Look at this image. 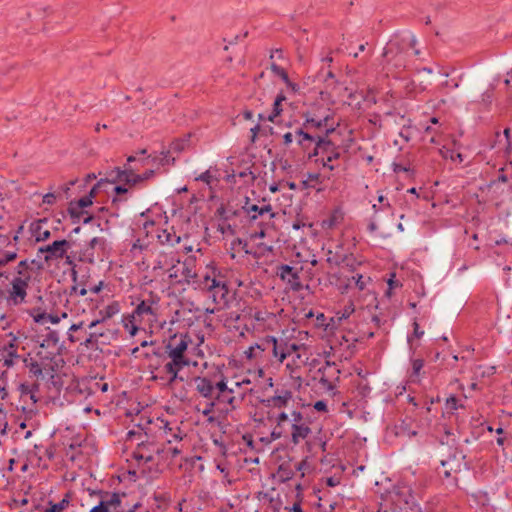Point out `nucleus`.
Segmentation results:
<instances>
[{
	"instance_id": "f257e3e1",
	"label": "nucleus",
	"mask_w": 512,
	"mask_h": 512,
	"mask_svg": "<svg viewBox=\"0 0 512 512\" xmlns=\"http://www.w3.org/2000/svg\"><path fill=\"white\" fill-rule=\"evenodd\" d=\"M195 390L206 399H215L218 404L229 405L230 410L236 409L238 400L233 387H228L227 377L223 373L208 376H196L193 378Z\"/></svg>"
},
{
	"instance_id": "f03ea898",
	"label": "nucleus",
	"mask_w": 512,
	"mask_h": 512,
	"mask_svg": "<svg viewBox=\"0 0 512 512\" xmlns=\"http://www.w3.org/2000/svg\"><path fill=\"white\" fill-rule=\"evenodd\" d=\"M415 44L416 39L413 35L403 38L400 33L394 34L387 42L382 53L384 68L387 70H402L406 63V51L409 47L413 48Z\"/></svg>"
},
{
	"instance_id": "7ed1b4c3",
	"label": "nucleus",
	"mask_w": 512,
	"mask_h": 512,
	"mask_svg": "<svg viewBox=\"0 0 512 512\" xmlns=\"http://www.w3.org/2000/svg\"><path fill=\"white\" fill-rule=\"evenodd\" d=\"M187 365L175 359H169L168 362L161 367L160 364H149L151 373L150 379L153 381H160L166 387L172 388L175 382L184 381V377L180 375V371Z\"/></svg>"
},
{
	"instance_id": "20e7f679",
	"label": "nucleus",
	"mask_w": 512,
	"mask_h": 512,
	"mask_svg": "<svg viewBox=\"0 0 512 512\" xmlns=\"http://www.w3.org/2000/svg\"><path fill=\"white\" fill-rule=\"evenodd\" d=\"M302 118L303 123L301 126L304 130L318 134L325 137V139L330 138L336 131V126L331 123L333 118L329 114L321 116L314 112L307 111L302 114Z\"/></svg>"
},
{
	"instance_id": "39448f33",
	"label": "nucleus",
	"mask_w": 512,
	"mask_h": 512,
	"mask_svg": "<svg viewBox=\"0 0 512 512\" xmlns=\"http://www.w3.org/2000/svg\"><path fill=\"white\" fill-rule=\"evenodd\" d=\"M135 170L132 166H125L124 168L115 167L108 171V176L110 177L109 179L118 180L132 187L152 178L155 174V171L152 169L146 170L142 174H136Z\"/></svg>"
},
{
	"instance_id": "423d86ee",
	"label": "nucleus",
	"mask_w": 512,
	"mask_h": 512,
	"mask_svg": "<svg viewBox=\"0 0 512 512\" xmlns=\"http://www.w3.org/2000/svg\"><path fill=\"white\" fill-rule=\"evenodd\" d=\"M324 142L325 144H322L319 150H313L309 154V160H312L319 155H326V158L321 159V163L323 167L333 171L335 169L333 161L338 160L341 157V147L333 141L332 137L325 139Z\"/></svg>"
},
{
	"instance_id": "0eeeda50",
	"label": "nucleus",
	"mask_w": 512,
	"mask_h": 512,
	"mask_svg": "<svg viewBox=\"0 0 512 512\" xmlns=\"http://www.w3.org/2000/svg\"><path fill=\"white\" fill-rule=\"evenodd\" d=\"M324 140L325 137L304 130L302 126L296 127L295 141L300 149L307 155L308 159L309 154L313 150H319L321 145L325 144Z\"/></svg>"
},
{
	"instance_id": "6e6552de",
	"label": "nucleus",
	"mask_w": 512,
	"mask_h": 512,
	"mask_svg": "<svg viewBox=\"0 0 512 512\" xmlns=\"http://www.w3.org/2000/svg\"><path fill=\"white\" fill-rule=\"evenodd\" d=\"M71 244L72 242L66 239L56 240L49 245L40 247L38 253L45 254L44 260L48 263L52 260L62 259L71 247Z\"/></svg>"
},
{
	"instance_id": "1a4fd4ad",
	"label": "nucleus",
	"mask_w": 512,
	"mask_h": 512,
	"mask_svg": "<svg viewBox=\"0 0 512 512\" xmlns=\"http://www.w3.org/2000/svg\"><path fill=\"white\" fill-rule=\"evenodd\" d=\"M189 342H190L189 336L182 335L180 337L179 342L175 346H173L171 343H168L166 345L167 357L169 359L178 360L179 362L188 366L190 364V360L185 356V352L188 348Z\"/></svg>"
},
{
	"instance_id": "9d476101",
	"label": "nucleus",
	"mask_w": 512,
	"mask_h": 512,
	"mask_svg": "<svg viewBox=\"0 0 512 512\" xmlns=\"http://www.w3.org/2000/svg\"><path fill=\"white\" fill-rule=\"evenodd\" d=\"M178 264H180V260L173 253H160L155 261L154 270L160 269L163 270L166 267L169 271L170 279H177L178 275Z\"/></svg>"
},
{
	"instance_id": "9b49d317",
	"label": "nucleus",
	"mask_w": 512,
	"mask_h": 512,
	"mask_svg": "<svg viewBox=\"0 0 512 512\" xmlns=\"http://www.w3.org/2000/svg\"><path fill=\"white\" fill-rule=\"evenodd\" d=\"M195 258H188L184 262L178 264V277L173 279L178 284L196 283L197 273L194 269Z\"/></svg>"
},
{
	"instance_id": "f8f14e48",
	"label": "nucleus",
	"mask_w": 512,
	"mask_h": 512,
	"mask_svg": "<svg viewBox=\"0 0 512 512\" xmlns=\"http://www.w3.org/2000/svg\"><path fill=\"white\" fill-rule=\"evenodd\" d=\"M242 210L244 213H246L250 221H255L260 216H264L265 214H269V219L275 217V213L272 211V206L270 204H266L260 207L252 203L249 197H245Z\"/></svg>"
},
{
	"instance_id": "ddd939ff",
	"label": "nucleus",
	"mask_w": 512,
	"mask_h": 512,
	"mask_svg": "<svg viewBox=\"0 0 512 512\" xmlns=\"http://www.w3.org/2000/svg\"><path fill=\"white\" fill-rule=\"evenodd\" d=\"M29 282L22 280V278H14L11 281V289L7 300L13 305H20L25 302L27 296V288Z\"/></svg>"
},
{
	"instance_id": "4468645a",
	"label": "nucleus",
	"mask_w": 512,
	"mask_h": 512,
	"mask_svg": "<svg viewBox=\"0 0 512 512\" xmlns=\"http://www.w3.org/2000/svg\"><path fill=\"white\" fill-rule=\"evenodd\" d=\"M210 288H212V290L209 292L211 293L214 303L223 306L229 303V288L226 282L220 281L213 276V282L210 284Z\"/></svg>"
},
{
	"instance_id": "2eb2a0df",
	"label": "nucleus",
	"mask_w": 512,
	"mask_h": 512,
	"mask_svg": "<svg viewBox=\"0 0 512 512\" xmlns=\"http://www.w3.org/2000/svg\"><path fill=\"white\" fill-rule=\"evenodd\" d=\"M36 357L46 373L57 372L59 368L58 361L63 362V359L59 357L57 352L44 351L43 349L36 352Z\"/></svg>"
},
{
	"instance_id": "dca6fc26",
	"label": "nucleus",
	"mask_w": 512,
	"mask_h": 512,
	"mask_svg": "<svg viewBox=\"0 0 512 512\" xmlns=\"http://www.w3.org/2000/svg\"><path fill=\"white\" fill-rule=\"evenodd\" d=\"M293 394L288 389H277L276 394L272 397L262 399L261 403L268 408H284L292 400Z\"/></svg>"
},
{
	"instance_id": "f3484780",
	"label": "nucleus",
	"mask_w": 512,
	"mask_h": 512,
	"mask_svg": "<svg viewBox=\"0 0 512 512\" xmlns=\"http://www.w3.org/2000/svg\"><path fill=\"white\" fill-rule=\"evenodd\" d=\"M277 274L282 280H286L288 282L292 290L300 291L302 289L299 273L294 267L282 264L278 267Z\"/></svg>"
},
{
	"instance_id": "a211bd4d",
	"label": "nucleus",
	"mask_w": 512,
	"mask_h": 512,
	"mask_svg": "<svg viewBox=\"0 0 512 512\" xmlns=\"http://www.w3.org/2000/svg\"><path fill=\"white\" fill-rule=\"evenodd\" d=\"M330 372H333L336 374L340 373V371L336 367L335 363H330L329 361H327L325 363V366H323L317 370V374L320 376L319 383L322 385V387H324L326 390H329V391L334 390V388H335V385L328 378V374H330Z\"/></svg>"
},
{
	"instance_id": "6ab92c4d",
	"label": "nucleus",
	"mask_w": 512,
	"mask_h": 512,
	"mask_svg": "<svg viewBox=\"0 0 512 512\" xmlns=\"http://www.w3.org/2000/svg\"><path fill=\"white\" fill-rule=\"evenodd\" d=\"M158 301L154 299L151 295L150 299L142 300L134 309L132 318L135 320L137 317H142L144 315H152L156 316V309H154L153 305H157Z\"/></svg>"
},
{
	"instance_id": "aec40b11",
	"label": "nucleus",
	"mask_w": 512,
	"mask_h": 512,
	"mask_svg": "<svg viewBox=\"0 0 512 512\" xmlns=\"http://www.w3.org/2000/svg\"><path fill=\"white\" fill-rule=\"evenodd\" d=\"M69 503H70V494L67 493V494H65L63 499L58 503H53V501L49 500L48 501L49 507L46 509H43L40 504H35L33 509H34V511H39V512H62L69 506Z\"/></svg>"
},
{
	"instance_id": "412c9836",
	"label": "nucleus",
	"mask_w": 512,
	"mask_h": 512,
	"mask_svg": "<svg viewBox=\"0 0 512 512\" xmlns=\"http://www.w3.org/2000/svg\"><path fill=\"white\" fill-rule=\"evenodd\" d=\"M148 160H150L153 164H158L161 166L174 165L176 161L174 157H171L170 150H163L158 156L149 155L147 158L140 160L141 165H146Z\"/></svg>"
},
{
	"instance_id": "4be33fe9",
	"label": "nucleus",
	"mask_w": 512,
	"mask_h": 512,
	"mask_svg": "<svg viewBox=\"0 0 512 512\" xmlns=\"http://www.w3.org/2000/svg\"><path fill=\"white\" fill-rule=\"evenodd\" d=\"M23 363H24L25 367L28 368L31 376H34L37 378L43 376V373L45 371L36 356H35V358H32V357H30V354H28V356L23 358Z\"/></svg>"
},
{
	"instance_id": "5701e85b",
	"label": "nucleus",
	"mask_w": 512,
	"mask_h": 512,
	"mask_svg": "<svg viewBox=\"0 0 512 512\" xmlns=\"http://www.w3.org/2000/svg\"><path fill=\"white\" fill-rule=\"evenodd\" d=\"M47 222V219H40L33 222L30 226L31 232L37 242L46 241L50 238L51 233L49 230H43L42 225Z\"/></svg>"
},
{
	"instance_id": "b1692460",
	"label": "nucleus",
	"mask_w": 512,
	"mask_h": 512,
	"mask_svg": "<svg viewBox=\"0 0 512 512\" xmlns=\"http://www.w3.org/2000/svg\"><path fill=\"white\" fill-rule=\"evenodd\" d=\"M323 180L321 179V175L319 173H308L307 178L301 181L300 187L302 190L305 189H316L317 192L322 191V188L317 187L318 184H321Z\"/></svg>"
},
{
	"instance_id": "393cba45",
	"label": "nucleus",
	"mask_w": 512,
	"mask_h": 512,
	"mask_svg": "<svg viewBox=\"0 0 512 512\" xmlns=\"http://www.w3.org/2000/svg\"><path fill=\"white\" fill-rule=\"evenodd\" d=\"M292 442L296 445L300 440L305 439L310 433L311 429L305 424H292Z\"/></svg>"
},
{
	"instance_id": "a878e982",
	"label": "nucleus",
	"mask_w": 512,
	"mask_h": 512,
	"mask_svg": "<svg viewBox=\"0 0 512 512\" xmlns=\"http://www.w3.org/2000/svg\"><path fill=\"white\" fill-rule=\"evenodd\" d=\"M239 215L240 211L234 209L231 205L225 206L221 204L216 210V216L224 222H228L229 220L238 217Z\"/></svg>"
},
{
	"instance_id": "bb28decb",
	"label": "nucleus",
	"mask_w": 512,
	"mask_h": 512,
	"mask_svg": "<svg viewBox=\"0 0 512 512\" xmlns=\"http://www.w3.org/2000/svg\"><path fill=\"white\" fill-rule=\"evenodd\" d=\"M15 272L17 274L15 278H22V280L30 282L32 278V268L29 266V260H21L17 264Z\"/></svg>"
},
{
	"instance_id": "cd10ccee",
	"label": "nucleus",
	"mask_w": 512,
	"mask_h": 512,
	"mask_svg": "<svg viewBox=\"0 0 512 512\" xmlns=\"http://www.w3.org/2000/svg\"><path fill=\"white\" fill-rule=\"evenodd\" d=\"M158 241L162 245H170L174 246L175 244H178L181 240L180 236L176 235L174 232H170L167 229L162 230L157 235Z\"/></svg>"
},
{
	"instance_id": "c85d7f7f",
	"label": "nucleus",
	"mask_w": 512,
	"mask_h": 512,
	"mask_svg": "<svg viewBox=\"0 0 512 512\" xmlns=\"http://www.w3.org/2000/svg\"><path fill=\"white\" fill-rule=\"evenodd\" d=\"M396 435L411 438L417 435V431L412 429L411 422L408 419H403L401 423L396 426Z\"/></svg>"
},
{
	"instance_id": "c756f323",
	"label": "nucleus",
	"mask_w": 512,
	"mask_h": 512,
	"mask_svg": "<svg viewBox=\"0 0 512 512\" xmlns=\"http://www.w3.org/2000/svg\"><path fill=\"white\" fill-rule=\"evenodd\" d=\"M58 343H59L58 332L55 330L49 329L48 333L45 335L44 339L42 340V342L40 344V348L41 349L50 348V347L56 348Z\"/></svg>"
},
{
	"instance_id": "7c9ffc66",
	"label": "nucleus",
	"mask_w": 512,
	"mask_h": 512,
	"mask_svg": "<svg viewBox=\"0 0 512 512\" xmlns=\"http://www.w3.org/2000/svg\"><path fill=\"white\" fill-rule=\"evenodd\" d=\"M265 346V343L263 344ZM268 352H271L275 358L280 362V352L282 350V340L279 342L276 337L268 335V342L266 344Z\"/></svg>"
},
{
	"instance_id": "2f4dec72",
	"label": "nucleus",
	"mask_w": 512,
	"mask_h": 512,
	"mask_svg": "<svg viewBox=\"0 0 512 512\" xmlns=\"http://www.w3.org/2000/svg\"><path fill=\"white\" fill-rule=\"evenodd\" d=\"M76 253L78 255L77 256V260L78 261L83 262V263H88V264H94L95 263L94 251L88 245L84 249H81L80 251H78Z\"/></svg>"
},
{
	"instance_id": "473e14b6",
	"label": "nucleus",
	"mask_w": 512,
	"mask_h": 512,
	"mask_svg": "<svg viewBox=\"0 0 512 512\" xmlns=\"http://www.w3.org/2000/svg\"><path fill=\"white\" fill-rule=\"evenodd\" d=\"M125 496H126V493H124V492H122V493L113 492L110 495L109 500H104L103 502L106 505L108 510H109L110 507H112L117 512L118 511L117 509L122 506V498L125 497Z\"/></svg>"
},
{
	"instance_id": "72a5a7b5",
	"label": "nucleus",
	"mask_w": 512,
	"mask_h": 512,
	"mask_svg": "<svg viewBox=\"0 0 512 512\" xmlns=\"http://www.w3.org/2000/svg\"><path fill=\"white\" fill-rule=\"evenodd\" d=\"M277 473L282 482L291 480L295 475V471L290 467L289 463L279 465Z\"/></svg>"
},
{
	"instance_id": "f704fd0d",
	"label": "nucleus",
	"mask_w": 512,
	"mask_h": 512,
	"mask_svg": "<svg viewBox=\"0 0 512 512\" xmlns=\"http://www.w3.org/2000/svg\"><path fill=\"white\" fill-rule=\"evenodd\" d=\"M299 349V345L296 343H290L288 341L282 340V350L280 352V362L282 363L287 356L291 355L293 352H296Z\"/></svg>"
},
{
	"instance_id": "c9c22d12",
	"label": "nucleus",
	"mask_w": 512,
	"mask_h": 512,
	"mask_svg": "<svg viewBox=\"0 0 512 512\" xmlns=\"http://www.w3.org/2000/svg\"><path fill=\"white\" fill-rule=\"evenodd\" d=\"M119 312V304L118 302H112L107 305L104 309L100 310L101 319L105 321L106 319L112 318Z\"/></svg>"
},
{
	"instance_id": "e433bc0d",
	"label": "nucleus",
	"mask_w": 512,
	"mask_h": 512,
	"mask_svg": "<svg viewBox=\"0 0 512 512\" xmlns=\"http://www.w3.org/2000/svg\"><path fill=\"white\" fill-rule=\"evenodd\" d=\"M342 261V266L350 272H354L357 267L361 265V262L358 261L353 254H344Z\"/></svg>"
},
{
	"instance_id": "4c0bfd02",
	"label": "nucleus",
	"mask_w": 512,
	"mask_h": 512,
	"mask_svg": "<svg viewBox=\"0 0 512 512\" xmlns=\"http://www.w3.org/2000/svg\"><path fill=\"white\" fill-rule=\"evenodd\" d=\"M189 145V137L185 139H176L171 144L168 150L171 153H181L183 152Z\"/></svg>"
},
{
	"instance_id": "58836bf2",
	"label": "nucleus",
	"mask_w": 512,
	"mask_h": 512,
	"mask_svg": "<svg viewBox=\"0 0 512 512\" xmlns=\"http://www.w3.org/2000/svg\"><path fill=\"white\" fill-rule=\"evenodd\" d=\"M110 178L108 176V171L106 172V177L104 179H101L99 180L92 188L91 190L89 191V193L87 195H92V200L94 199V197L96 196V193H97V190L103 186H107V185H113L117 182H119L118 180H113V179H108Z\"/></svg>"
},
{
	"instance_id": "ea45409f",
	"label": "nucleus",
	"mask_w": 512,
	"mask_h": 512,
	"mask_svg": "<svg viewBox=\"0 0 512 512\" xmlns=\"http://www.w3.org/2000/svg\"><path fill=\"white\" fill-rule=\"evenodd\" d=\"M8 336L10 337V340L0 349V355H4L8 352L17 353V337L13 335V333H9Z\"/></svg>"
},
{
	"instance_id": "a19ab883",
	"label": "nucleus",
	"mask_w": 512,
	"mask_h": 512,
	"mask_svg": "<svg viewBox=\"0 0 512 512\" xmlns=\"http://www.w3.org/2000/svg\"><path fill=\"white\" fill-rule=\"evenodd\" d=\"M17 248L14 250H6L0 254V267L6 266L8 263L14 261L17 258Z\"/></svg>"
},
{
	"instance_id": "79ce46f5",
	"label": "nucleus",
	"mask_w": 512,
	"mask_h": 512,
	"mask_svg": "<svg viewBox=\"0 0 512 512\" xmlns=\"http://www.w3.org/2000/svg\"><path fill=\"white\" fill-rule=\"evenodd\" d=\"M68 214L70 215V218L72 219V223H78L80 221V218L82 215H84V211L80 208H77L74 206V203L72 201L69 202L68 208H67Z\"/></svg>"
},
{
	"instance_id": "37998d69",
	"label": "nucleus",
	"mask_w": 512,
	"mask_h": 512,
	"mask_svg": "<svg viewBox=\"0 0 512 512\" xmlns=\"http://www.w3.org/2000/svg\"><path fill=\"white\" fill-rule=\"evenodd\" d=\"M196 281V283H191L194 285V288H201L207 291L212 290V288H210V284L213 282V277L210 275L206 274L202 279L197 278Z\"/></svg>"
},
{
	"instance_id": "c03bdc74",
	"label": "nucleus",
	"mask_w": 512,
	"mask_h": 512,
	"mask_svg": "<svg viewBox=\"0 0 512 512\" xmlns=\"http://www.w3.org/2000/svg\"><path fill=\"white\" fill-rule=\"evenodd\" d=\"M356 389L358 395L361 396L362 398L368 397L372 390L369 383L366 380H360L356 385Z\"/></svg>"
},
{
	"instance_id": "a18cd8bd",
	"label": "nucleus",
	"mask_w": 512,
	"mask_h": 512,
	"mask_svg": "<svg viewBox=\"0 0 512 512\" xmlns=\"http://www.w3.org/2000/svg\"><path fill=\"white\" fill-rule=\"evenodd\" d=\"M72 202L74 203V206L83 210L93 204L92 195H85L78 200H72Z\"/></svg>"
},
{
	"instance_id": "49530a36",
	"label": "nucleus",
	"mask_w": 512,
	"mask_h": 512,
	"mask_svg": "<svg viewBox=\"0 0 512 512\" xmlns=\"http://www.w3.org/2000/svg\"><path fill=\"white\" fill-rule=\"evenodd\" d=\"M270 69L276 76L280 77L283 82H288L289 76L284 68L275 63H272Z\"/></svg>"
},
{
	"instance_id": "de8ad7c7",
	"label": "nucleus",
	"mask_w": 512,
	"mask_h": 512,
	"mask_svg": "<svg viewBox=\"0 0 512 512\" xmlns=\"http://www.w3.org/2000/svg\"><path fill=\"white\" fill-rule=\"evenodd\" d=\"M445 405H446V409L449 411H454L459 408H463V405L459 403V399L454 395H451L450 397H448L446 399Z\"/></svg>"
},
{
	"instance_id": "09e8293b",
	"label": "nucleus",
	"mask_w": 512,
	"mask_h": 512,
	"mask_svg": "<svg viewBox=\"0 0 512 512\" xmlns=\"http://www.w3.org/2000/svg\"><path fill=\"white\" fill-rule=\"evenodd\" d=\"M493 98H494V87L491 86L489 89H487L485 92L482 93L481 102L485 106H489V105H491Z\"/></svg>"
},
{
	"instance_id": "8fccbe9b",
	"label": "nucleus",
	"mask_w": 512,
	"mask_h": 512,
	"mask_svg": "<svg viewBox=\"0 0 512 512\" xmlns=\"http://www.w3.org/2000/svg\"><path fill=\"white\" fill-rule=\"evenodd\" d=\"M2 356L4 357L3 365L8 367V368L12 367L14 365V363H15V360L20 358L18 353H14V352L5 353Z\"/></svg>"
},
{
	"instance_id": "3c124183",
	"label": "nucleus",
	"mask_w": 512,
	"mask_h": 512,
	"mask_svg": "<svg viewBox=\"0 0 512 512\" xmlns=\"http://www.w3.org/2000/svg\"><path fill=\"white\" fill-rule=\"evenodd\" d=\"M104 334L102 332H91L89 333L88 337L86 338V340L83 342V344L86 346V347H93L94 344L97 343L98 341V338L99 337H102Z\"/></svg>"
},
{
	"instance_id": "603ef678",
	"label": "nucleus",
	"mask_w": 512,
	"mask_h": 512,
	"mask_svg": "<svg viewBox=\"0 0 512 512\" xmlns=\"http://www.w3.org/2000/svg\"><path fill=\"white\" fill-rule=\"evenodd\" d=\"M282 112V103L274 101L272 112L267 116V120L273 122L274 119Z\"/></svg>"
},
{
	"instance_id": "864d4df0",
	"label": "nucleus",
	"mask_w": 512,
	"mask_h": 512,
	"mask_svg": "<svg viewBox=\"0 0 512 512\" xmlns=\"http://www.w3.org/2000/svg\"><path fill=\"white\" fill-rule=\"evenodd\" d=\"M8 430V421L6 412L0 408V434L6 435Z\"/></svg>"
},
{
	"instance_id": "5fc2aeb1",
	"label": "nucleus",
	"mask_w": 512,
	"mask_h": 512,
	"mask_svg": "<svg viewBox=\"0 0 512 512\" xmlns=\"http://www.w3.org/2000/svg\"><path fill=\"white\" fill-rule=\"evenodd\" d=\"M335 75L330 69H326L325 74L323 75V82L326 83L327 88L334 87L336 81L334 80Z\"/></svg>"
},
{
	"instance_id": "6e6d98bb",
	"label": "nucleus",
	"mask_w": 512,
	"mask_h": 512,
	"mask_svg": "<svg viewBox=\"0 0 512 512\" xmlns=\"http://www.w3.org/2000/svg\"><path fill=\"white\" fill-rule=\"evenodd\" d=\"M47 374L49 375V380H48L49 385L54 386L59 391L60 388L62 387V382H61L59 376L57 375V372H55V373L49 372Z\"/></svg>"
},
{
	"instance_id": "4d7b16f0",
	"label": "nucleus",
	"mask_w": 512,
	"mask_h": 512,
	"mask_svg": "<svg viewBox=\"0 0 512 512\" xmlns=\"http://www.w3.org/2000/svg\"><path fill=\"white\" fill-rule=\"evenodd\" d=\"M344 258V255H339V254H334L332 255V252L329 251V255L326 259V261L329 263V264H333V265H336V266H340L342 265L343 261L342 259Z\"/></svg>"
},
{
	"instance_id": "13d9d810",
	"label": "nucleus",
	"mask_w": 512,
	"mask_h": 512,
	"mask_svg": "<svg viewBox=\"0 0 512 512\" xmlns=\"http://www.w3.org/2000/svg\"><path fill=\"white\" fill-rule=\"evenodd\" d=\"M392 166H393V171L395 173L405 172L409 175H414V170L411 169L409 166H405V165H402L400 163H395V162L392 164Z\"/></svg>"
},
{
	"instance_id": "bf43d9fd",
	"label": "nucleus",
	"mask_w": 512,
	"mask_h": 512,
	"mask_svg": "<svg viewBox=\"0 0 512 512\" xmlns=\"http://www.w3.org/2000/svg\"><path fill=\"white\" fill-rule=\"evenodd\" d=\"M267 344L268 342V335L261 338L255 345H253L254 349L257 351L258 355L261 354L262 352H266L268 351V347H266V345H262V344Z\"/></svg>"
},
{
	"instance_id": "052dcab7",
	"label": "nucleus",
	"mask_w": 512,
	"mask_h": 512,
	"mask_svg": "<svg viewBox=\"0 0 512 512\" xmlns=\"http://www.w3.org/2000/svg\"><path fill=\"white\" fill-rule=\"evenodd\" d=\"M105 244H106L105 238L94 237L89 241L88 246L91 247L94 251L96 246H100L101 248H104Z\"/></svg>"
},
{
	"instance_id": "680f3d73",
	"label": "nucleus",
	"mask_w": 512,
	"mask_h": 512,
	"mask_svg": "<svg viewBox=\"0 0 512 512\" xmlns=\"http://www.w3.org/2000/svg\"><path fill=\"white\" fill-rule=\"evenodd\" d=\"M441 465L442 466L449 465V467L452 466L453 467L452 472H455V473L460 472V470H461V463L459 461L456 462L455 459L446 460V461L443 460V461H441Z\"/></svg>"
},
{
	"instance_id": "e2e57ef3",
	"label": "nucleus",
	"mask_w": 512,
	"mask_h": 512,
	"mask_svg": "<svg viewBox=\"0 0 512 512\" xmlns=\"http://www.w3.org/2000/svg\"><path fill=\"white\" fill-rule=\"evenodd\" d=\"M295 136H296V129L294 130V132H286L283 136H282V139H283V145L285 147H288L292 144V142L295 140Z\"/></svg>"
},
{
	"instance_id": "0e129e2a",
	"label": "nucleus",
	"mask_w": 512,
	"mask_h": 512,
	"mask_svg": "<svg viewBox=\"0 0 512 512\" xmlns=\"http://www.w3.org/2000/svg\"><path fill=\"white\" fill-rule=\"evenodd\" d=\"M424 366V360L423 359H414L412 361V370L413 375H419L421 369Z\"/></svg>"
},
{
	"instance_id": "69168bd1",
	"label": "nucleus",
	"mask_w": 512,
	"mask_h": 512,
	"mask_svg": "<svg viewBox=\"0 0 512 512\" xmlns=\"http://www.w3.org/2000/svg\"><path fill=\"white\" fill-rule=\"evenodd\" d=\"M86 294H87V289L85 287H82L79 289L77 283L70 287V291H69L70 296H72V295L85 296Z\"/></svg>"
},
{
	"instance_id": "338daca9",
	"label": "nucleus",
	"mask_w": 512,
	"mask_h": 512,
	"mask_svg": "<svg viewBox=\"0 0 512 512\" xmlns=\"http://www.w3.org/2000/svg\"><path fill=\"white\" fill-rule=\"evenodd\" d=\"M145 447H146V445L143 442L138 444L137 449L132 453V458L137 460V461H143V458H144L145 454L140 452V450L144 449Z\"/></svg>"
},
{
	"instance_id": "774afa93",
	"label": "nucleus",
	"mask_w": 512,
	"mask_h": 512,
	"mask_svg": "<svg viewBox=\"0 0 512 512\" xmlns=\"http://www.w3.org/2000/svg\"><path fill=\"white\" fill-rule=\"evenodd\" d=\"M210 401L206 403L205 409L202 411L204 416H209L214 410V407L218 404L215 399H209Z\"/></svg>"
}]
</instances>
